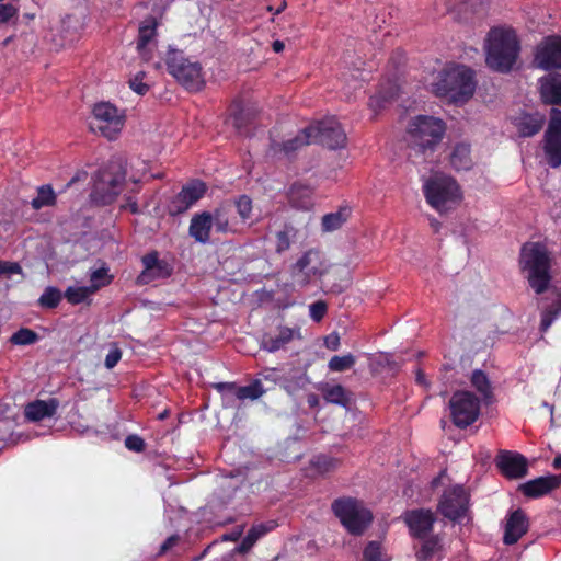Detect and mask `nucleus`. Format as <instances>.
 Masks as SVG:
<instances>
[{
	"mask_svg": "<svg viewBox=\"0 0 561 561\" xmlns=\"http://www.w3.org/2000/svg\"><path fill=\"white\" fill-rule=\"evenodd\" d=\"M277 524L275 520H268L265 523L254 524L250 529L255 536H257V539H260L270 531L274 530Z\"/></svg>",
	"mask_w": 561,
	"mask_h": 561,
	"instance_id": "09e8293b",
	"label": "nucleus"
},
{
	"mask_svg": "<svg viewBox=\"0 0 561 561\" xmlns=\"http://www.w3.org/2000/svg\"><path fill=\"white\" fill-rule=\"evenodd\" d=\"M257 540H259L257 536H255L251 531V529H249L247 535L244 536V538L241 540L239 546L236 548V551L244 554L252 549V547L256 543Z\"/></svg>",
	"mask_w": 561,
	"mask_h": 561,
	"instance_id": "de8ad7c7",
	"label": "nucleus"
},
{
	"mask_svg": "<svg viewBox=\"0 0 561 561\" xmlns=\"http://www.w3.org/2000/svg\"><path fill=\"white\" fill-rule=\"evenodd\" d=\"M142 76H144V73L140 72V73L136 75L135 78L129 80L130 89L139 95H145L149 90L148 84L142 82Z\"/></svg>",
	"mask_w": 561,
	"mask_h": 561,
	"instance_id": "864d4df0",
	"label": "nucleus"
},
{
	"mask_svg": "<svg viewBox=\"0 0 561 561\" xmlns=\"http://www.w3.org/2000/svg\"><path fill=\"white\" fill-rule=\"evenodd\" d=\"M37 340V333L27 328L19 329L10 339L11 343L14 345H31Z\"/></svg>",
	"mask_w": 561,
	"mask_h": 561,
	"instance_id": "c03bdc74",
	"label": "nucleus"
},
{
	"mask_svg": "<svg viewBox=\"0 0 561 561\" xmlns=\"http://www.w3.org/2000/svg\"><path fill=\"white\" fill-rule=\"evenodd\" d=\"M125 124V115L110 102H100L93 106L90 129L105 138L116 139Z\"/></svg>",
	"mask_w": 561,
	"mask_h": 561,
	"instance_id": "9d476101",
	"label": "nucleus"
},
{
	"mask_svg": "<svg viewBox=\"0 0 561 561\" xmlns=\"http://www.w3.org/2000/svg\"><path fill=\"white\" fill-rule=\"evenodd\" d=\"M301 332L299 327H283L279 325L275 333H264L261 341V347L268 352L275 353L283 350L294 340H301Z\"/></svg>",
	"mask_w": 561,
	"mask_h": 561,
	"instance_id": "aec40b11",
	"label": "nucleus"
},
{
	"mask_svg": "<svg viewBox=\"0 0 561 561\" xmlns=\"http://www.w3.org/2000/svg\"><path fill=\"white\" fill-rule=\"evenodd\" d=\"M172 266L167 262V268H162V264L157 265L154 267V273L152 275V280L159 279V278H167L171 276L172 274Z\"/></svg>",
	"mask_w": 561,
	"mask_h": 561,
	"instance_id": "13d9d810",
	"label": "nucleus"
},
{
	"mask_svg": "<svg viewBox=\"0 0 561 561\" xmlns=\"http://www.w3.org/2000/svg\"><path fill=\"white\" fill-rule=\"evenodd\" d=\"M288 199L293 207L309 210L313 206V188L300 182L294 183L289 188Z\"/></svg>",
	"mask_w": 561,
	"mask_h": 561,
	"instance_id": "c756f323",
	"label": "nucleus"
},
{
	"mask_svg": "<svg viewBox=\"0 0 561 561\" xmlns=\"http://www.w3.org/2000/svg\"><path fill=\"white\" fill-rule=\"evenodd\" d=\"M403 519L411 537L415 539H425L432 533L436 522L434 513L425 508L407 511Z\"/></svg>",
	"mask_w": 561,
	"mask_h": 561,
	"instance_id": "6ab92c4d",
	"label": "nucleus"
},
{
	"mask_svg": "<svg viewBox=\"0 0 561 561\" xmlns=\"http://www.w3.org/2000/svg\"><path fill=\"white\" fill-rule=\"evenodd\" d=\"M316 466H318L319 468L323 467L324 470H329L330 467L333 466V459L328 458L325 456H320L317 458Z\"/></svg>",
	"mask_w": 561,
	"mask_h": 561,
	"instance_id": "e2e57ef3",
	"label": "nucleus"
},
{
	"mask_svg": "<svg viewBox=\"0 0 561 561\" xmlns=\"http://www.w3.org/2000/svg\"><path fill=\"white\" fill-rule=\"evenodd\" d=\"M322 396L327 402L332 404H337L343 408H347L350 404V397L345 388L341 385H325L322 388Z\"/></svg>",
	"mask_w": 561,
	"mask_h": 561,
	"instance_id": "e433bc0d",
	"label": "nucleus"
},
{
	"mask_svg": "<svg viewBox=\"0 0 561 561\" xmlns=\"http://www.w3.org/2000/svg\"><path fill=\"white\" fill-rule=\"evenodd\" d=\"M415 381L417 385L423 386L425 388H427L430 386V383L427 382V380L425 378V374L423 373V370L421 368H417L415 371Z\"/></svg>",
	"mask_w": 561,
	"mask_h": 561,
	"instance_id": "0e129e2a",
	"label": "nucleus"
},
{
	"mask_svg": "<svg viewBox=\"0 0 561 561\" xmlns=\"http://www.w3.org/2000/svg\"><path fill=\"white\" fill-rule=\"evenodd\" d=\"M396 94H397L396 87H391L390 90L386 93L380 91L377 95L370 98L369 105L374 108L375 107L381 108L385 106V103L392 100L396 96Z\"/></svg>",
	"mask_w": 561,
	"mask_h": 561,
	"instance_id": "a18cd8bd",
	"label": "nucleus"
},
{
	"mask_svg": "<svg viewBox=\"0 0 561 561\" xmlns=\"http://www.w3.org/2000/svg\"><path fill=\"white\" fill-rule=\"evenodd\" d=\"M164 61L168 72L186 90L197 92L204 88L201 64L188 59L183 50L169 46Z\"/></svg>",
	"mask_w": 561,
	"mask_h": 561,
	"instance_id": "6e6552de",
	"label": "nucleus"
},
{
	"mask_svg": "<svg viewBox=\"0 0 561 561\" xmlns=\"http://www.w3.org/2000/svg\"><path fill=\"white\" fill-rule=\"evenodd\" d=\"M331 510L341 525L353 536H360L373 523V513L364 502L352 496H341L331 504Z\"/></svg>",
	"mask_w": 561,
	"mask_h": 561,
	"instance_id": "0eeeda50",
	"label": "nucleus"
},
{
	"mask_svg": "<svg viewBox=\"0 0 561 561\" xmlns=\"http://www.w3.org/2000/svg\"><path fill=\"white\" fill-rule=\"evenodd\" d=\"M364 561H381V546L378 541H369L364 549Z\"/></svg>",
	"mask_w": 561,
	"mask_h": 561,
	"instance_id": "49530a36",
	"label": "nucleus"
},
{
	"mask_svg": "<svg viewBox=\"0 0 561 561\" xmlns=\"http://www.w3.org/2000/svg\"><path fill=\"white\" fill-rule=\"evenodd\" d=\"M61 297V291L58 288L48 286L41 295L38 305L43 308L54 309L60 304Z\"/></svg>",
	"mask_w": 561,
	"mask_h": 561,
	"instance_id": "79ce46f5",
	"label": "nucleus"
},
{
	"mask_svg": "<svg viewBox=\"0 0 561 561\" xmlns=\"http://www.w3.org/2000/svg\"><path fill=\"white\" fill-rule=\"evenodd\" d=\"M356 363V357L348 353L343 356H333L328 363V367L331 371L342 373L351 369Z\"/></svg>",
	"mask_w": 561,
	"mask_h": 561,
	"instance_id": "37998d69",
	"label": "nucleus"
},
{
	"mask_svg": "<svg viewBox=\"0 0 561 561\" xmlns=\"http://www.w3.org/2000/svg\"><path fill=\"white\" fill-rule=\"evenodd\" d=\"M107 272H108V268L104 267V266L92 271V273L90 275L91 282L98 283V282L104 279L105 277H107Z\"/></svg>",
	"mask_w": 561,
	"mask_h": 561,
	"instance_id": "052dcab7",
	"label": "nucleus"
},
{
	"mask_svg": "<svg viewBox=\"0 0 561 561\" xmlns=\"http://www.w3.org/2000/svg\"><path fill=\"white\" fill-rule=\"evenodd\" d=\"M533 64L542 70L561 69V35H548L536 46Z\"/></svg>",
	"mask_w": 561,
	"mask_h": 561,
	"instance_id": "dca6fc26",
	"label": "nucleus"
},
{
	"mask_svg": "<svg viewBox=\"0 0 561 561\" xmlns=\"http://www.w3.org/2000/svg\"><path fill=\"white\" fill-rule=\"evenodd\" d=\"M213 229L215 233L224 236L242 233V226L233 216L231 204H220L213 211L195 213L190 221L188 234L195 242L207 244Z\"/></svg>",
	"mask_w": 561,
	"mask_h": 561,
	"instance_id": "f03ea898",
	"label": "nucleus"
},
{
	"mask_svg": "<svg viewBox=\"0 0 561 561\" xmlns=\"http://www.w3.org/2000/svg\"><path fill=\"white\" fill-rule=\"evenodd\" d=\"M328 306L323 300H318L310 305V316L314 321H321L325 316Z\"/></svg>",
	"mask_w": 561,
	"mask_h": 561,
	"instance_id": "3c124183",
	"label": "nucleus"
},
{
	"mask_svg": "<svg viewBox=\"0 0 561 561\" xmlns=\"http://www.w3.org/2000/svg\"><path fill=\"white\" fill-rule=\"evenodd\" d=\"M272 48L275 53H280L285 48V44L282 41H274L272 44Z\"/></svg>",
	"mask_w": 561,
	"mask_h": 561,
	"instance_id": "69168bd1",
	"label": "nucleus"
},
{
	"mask_svg": "<svg viewBox=\"0 0 561 561\" xmlns=\"http://www.w3.org/2000/svg\"><path fill=\"white\" fill-rule=\"evenodd\" d=\"M552 467L557 470L561 469V454L554 457Z\"/></svg>",
	"mask_w": 561,
	"mask_h": 561,
	"instance_id": "338daca9",
	"label": "nucleus"
},
{
	"mask_svg": "<svg viewBox=\"0 0 561 561\" xmlns=\"http://www.w3.org/2000/svg\"><path fill=\"white\" fill-rule=\"evenodd\" d=\"M18 15V9L11 3H0V23H8Z\"/></svg>",
	"mask_w": 561,
	"mask_h": 561,
	"instance_id": "603ef678",
	"label": "nucleus"
},
{
	"mask_svg": "<svg viewBox=\"0 0 561 561\" xmlns=\"http://www.w3.org/2000/svg\"><path fill=\"white\" fill-rule=\"evenodd\" d=\"M56 202V195L50 185H43L38 188L37 196L33 198L31 205L38 210L45 206H51Z\"/></svg>",
	"mask_w": 561,
	"mask_h": 561,
	"instance_id": "a19ab883",
	"label": "nucleus"
},
{
	"mask_svg": "<svg viewBox=\"0 0 561 561\" xmlns=\"http://www.w3.org/2000/svg\"><path fill=\"white\" fill-rule=\"evenodd\" d=\"M529 529V519L522 508L511 511L506 516L503 542L515 545Z\"/></svg>",
	"mask_w": 561,
	"mask_h": 561,
	"instance_id": "412c9836",
	"label": "nucleus"
},
{
	"mask_svg": "<svg viewBox=\"0 0 561 561\" xmlns=\"http://www.w3.org/2000/svg\"><path fill=\"white\" fill-rule=\"evenodd\" d=\"M561 485V474H548L529 480L519 485L520 492L529 499H539Z\"/></svg>",
	"mask_w": 561,
	"mask_h": 561,
	"instance_id": "4be33fe9",
	"label": "nucleus"
},
{
	"mask_svg": "<svg viewBox=\"0 0 561 561\" xmlns=\"http://www.w3.org/2000/svg\"><path fill=\"white\" fill-rule=\"evenodd\" d=\"M311 144H319L331 150L340 149L346 145V134L335 117L317 121L307 126Z\"/></svg>",
	"mask_w": 561,
	"mask_h": 561,
	"instance_id": "f8f14e48",
	"label": "nucleus"
},
{
	"mask_svg": "<svg viewBox=\"0 0 561 561\" xmlns=\"http://www.w3.org/2000/svg\"><path fill=\"white\" fill-rule=\"evenodd\" d=\"M233 213L237 211L239 215V219L236 217V219L240 222L242 226V232L244 231V224L251 219L252 216V199L248 195H241L234 201V207Z\"/></svg>",
	"mask_w": 561,
	"mask_h": 561,
	"instance_id": "58836bf2",
	"label": "nucleus"
},
{
	"mask_svg": "<svg viewBox=\"0 0 561 561\" xmlns=\"http://www.w3.org/2000/svg\"><path fill=\"white\" fill-rule=\"evenodd\" d=\"M122 209L128 210L134 215H137L140 213V209H139L136 198H134L131 196L126 197V202L124 205H122Z\"/></svg>",
	"mask_w": 561,
	"mask_h": 561,
	"instance_id": "bf43d9fd",
	"label": "nucleus"
},
{
	"mask_svg": "<svg viewBox=\"0 0 561 561\" xmlns=\"http://www.w3.org/2000/svg\"><path fill=\"white\" fill-rule=\"evenodd\" d=\"M122 358V351L119 347L114 346L105 357L104 365L107 369L114 368Z\"/></svg>",
	"mask_w": 561,
	"mask_h": 561,
	"instance_id": "5fc2aeb1",
	"label": "nucleus"
},
{
	"mask_svg": "<svg viewBox=\"0 0 561 561\" xmlns=\"http://www.w3.org/2000/svg\"><path fill=\"white\" fill-rule=\"evenodd\" d=\"M229 111L233 127L240 135H247L249 127L255 119V110L252 106L245 105L241 100H234Z\"/></svg>",
	"mask_w": 561,
	"mask_h": 561,
	"instance_id": "b1692460",
	"label": "nucleus"
},
{
	"mask_svg": "<svg viewBox=\"0 0 561 561\" xmlns=\"http://www.w3.org/2000/svg\"><path fill=\"white\" fill-rule=\"evenodd\" d=\"M546 117L539 112L522 113L515 117L514 126L516 127L519 137L528 138L537 135L543 127Z\"/></svg>",
	"mask_w": 561,
	"mask_h": 561,
	"instance_id": "a878e982",
	"label": "nucleus"
},
{
	"mask_svg": "<svg viewBox=\"0 0 561 561\" xmlns=\"http://www.w3.org/2000/svg\"><path fill=\"white\" fill-rule=\"evenodd\" d=\"M125 446L131 451L140 453L145 450L146 443L138 435H129L125 439Z\"/></svg>",
	"mask_w": 561,
	"mask_h": 561,
	"instance_id": "8fccbe9b",
	"label": "nucleus"
},
{
	"mask_svg": "<svg viewBox=\"0 0 561 561\" xmlns=\"http://www.w3.org/2000/svg\"><path fill=\"white\" fill-rule=\"evenodd\" d=\"M127 175L124 162L118 158L111 159L94 175L91 198L99 205H110L123 190Z\"/></svg>",
	"mask_w": 561,
	"mask_h": 561,
	"instance_id": "423d86ee",
	"label": "nucleus"
},
{
	"mask_svg": "<svg viewBox=\"0 0 561 561\" xmlns=\"http://www.w3.org/2000/svg\"><path fill=\"white\" fill-rule=\"evenodd\" d=\"M451 422L459 428L473 424L480 414V400L470 391H456L449 400Z\"/></svg>",
	"mask_w": 561,
	"mask_h": 561,
	"instance_id": "9b49d317",
	"label": "nucleus"
},
{
	"mask_svg": "<svg viewBox=\"0 0 561 561\" xmlns=\"http://www.w3.org/2000/svg\"><path fill=\"white\" fill-rule=\"evenodd\" d=\"M540 99L547 105H561V76L540 79Z\"/></svg>",
	"mask_w": 561,
	"mask_h": 561,
	"instance_id": "c85d7f7f",
	"label": "nucleus"
},
{
	"mask_svg": "<svg viewBox=\"0 0 561 561\" xmlns=\"http://www.w3.org/2000/svg\"><path fill=\"white\" fill-rule=\"evenodd\" d=\"M325 346L331 351H337L340 347V336L337 334H330L325 337Z\"/></svg>",
	"mask_w": 561,
	"mask_h": 561,
	"instance_id": "680f3d73",
	"label": "nucleus"
},
{
	"mask_svg": "<svg viewBox=\"0 0 561 561\" xmlns=\"http://www.w3.org/2000/svg\"><path fill=\"white\" fill-rule=\"evenodd\" d=\"M485 64L499 73L513 70L520 55V41L511 27H492L485 39Z\"/></svg>",
	"mask_w": 561,
	"mask_h": 561,
	"instance_id": "7ed1b4c3",
	"label": "nucleus"
},
{
	"mask_svg": "<svg viewBox=\"0 0 561 561\" xmlns=\"http://www.w3.org/2000/svg\"><path fill=\"white\" fill-rule=\"evenodd\" d=\"M445 131L446 124L440 118L427 115L414 117L408 129L409 158L415 163L428 161Z\"/></svg>",
	"mask_w": 561,
	"mask_h": 561,
	"instance_id": "20e7f679",
	"label": "nucleus"
},
{
	"mask_svg": "<svg viewBox=\"0 0 561 561\" xmlns=\"http://www.w3.org/2000/svg\"><path fill=\"white\" fill-rule=\"evenodd\" d=\"M450 163L457 171H467L472 167L471 150L467 144H457L450 154Z\"/></svg>",
	"mask_w": 561,
	"mask_h": 561,
	"instance_id": "f704fd0d",
	"label": "nucleus"
},
{
	"mask_svg": "<svg viewBox=\"0 0 561 561\" xmlns=\"http://www.w3.org/2000/svg\"><path fill=\"white\" fill-rule=\"evenodd\" d=\"M207 185L202 180H191L182 186L181 191L168 203V214L172 217L187 211L207 193Z\"/></svg>",
	"mask_w": 561,
	"mask_h": 561,
	"instance_id": "4468645a",
	"label": "nucleus"
},
{
	"mask_svg": "<svg viewBox=\"0 0 561 561\" xmlns=\"http://www.w3.org/2000/svg\"><path fill=\"white\" fill-rule=\"evenodd\" d=\"M180 541V536L179 535H171L169 536L164 541L163 543L160 546V549H159V552L158 554L159 556H162L164 554L165 552H168L170 549H172L174 546H176Z\"/></svg>",
	"mask_w": 561,
	"mask_h": 561,
	"instance_id": "4d7b16f0",
	"label": "nucleus"
},
{
	"mask_svg": "<svg viewBox=\"0 0 561 561\" xmlns=\"http://www.w3.org/2000/svg\"><path fill=\"white\" fill-rule=\"evenodd\" d=\"M158 23L154 18L146 19L139 26L137 50L146 61L151 59V48L156 45Z\"/></svg>",
	"mask_w": 561,
	"mask_h": 561,
	"instance_id": "5701e85b",
	"label": "nucleus"
},
{
	"mask_svg": "<svg viewBox=\"0 0 561 561\" xmlns=\"http://www.w3.org/2000/svg\"><path fill=\"white\" fill-rule=\"evenodd\" d=\"M474 89V72L460 65L444 69L433 84L437 96L446 98L455 104L467 102L473 95Z\"/></svg>",
	"mask_w": 561,
	"mask_h": 561,
	"instance_id": "39448f33",
	"label": "nucleus"
},
{
	"mask_svg": "<svg viewBox=\"0 0 561 561\" xmlns=\"http://www.w3.org/2000/svg\"><path fill=\"white\" fill-rule=\"evenodd\" d=\"M311 144L309 130L307 127L301 129L294 138H290L286 141H276L273 140L271 142V150L274 153H284L286 157L294 156L298 150Z\"/></svg>",
	"mask_w": 561,
	"mask_h": 561,
	"instance_id": "cd10ccee",
	"label": "nucleus"
},
{
	"mask_svg": "<svg viewBox=\"0 0 561 561\" xmlns=\"http://www.w3.org/2000/svg\"><path fill=\"white\" fill-rule=\"evenodd\" d=\"M542 300L547 301V305L541 308L539 330L546 333L554 320L561 316V289L554 287Z\"/></svg>",
	"mask_w": 561,
	"mask_h": 561,
	"instance_id": "393cba45",
	"label": "nucleus"
},
{
	"mask_svg": "<svg viewBox=\"0 0 561 561\" xmlns=\"http://www.w3.org/2000/svg\"><path fill=\"white\" fill-rule=\"evenodd\" d=\"M415 551L416 561H430L440 550V538L438 535H428Z\"/></svg>",
	"mask_w": 561,
	"mask_h": 561,
	"instance_id": "c9c22d12",
	"label": "nucleus"
},
{
	"mask_svg": "<svg viewBox=\"0 0 561 561\" xmlns=\"http://www.w3.org/2000/svg\"><path fill=\"white\" fill-rule=\"evenodd\" d=\"M141 262L145 268L137 277V284L139 285H147L152 282V275L157 265L162 264V268H167V261L160 260L156 251L144 255Z\"/></svg>",
	"mask_w": 561,
	"mask_h": 561,
	"instance_id": "72a5a7b5",
	"label": "nucleus"
},
{
	"mask_svg": "<svg viewBox=\"0 0 561 561\" xmlns=\"http://www.w3.org/2000/svg\"><path fill=\"white\" fill-rule=\"evenodd\" d=\"M469 496L461 485L445 490L438 503V512L446 518L456 522L465 516Z\"/></svg>",
	"mask_w": 561,
	"mask_h": 561,
	"instance_id": "f3484780",
	"label": "nucleus"
},
{
	"mask_svg": "<svg viewBox=\"0 0 561 561\" xmlns=\"http://www.w3.org/2000/svg\"><path fill=\"white\" fill-rule=\"evenodd\" d=\"M543 140L548 164L554 169L559 168L561 165V110L557 107L550 110Z\"/></svg>",
	"mask_w": 561,
	"mask_h": 561,
	"instance_id": "2eb2a0df",
	"label": "nucleus"
},
{
	"mask_svg": "<svg viewBox=\"0 0 561 561\" xmlns=\"http://www.w3.org/2000/svg\"><path fill=\"white\" fill-rule=\"evenodd\" d=\"M494 461L501 474L510 480L522 479L528 472L527 458L517 451L500 450Z\"/></svg>",
	"mask_w": 561,
	"mask_h": 561,
	"instance_id": "a211bd4d",
	"label": "nucleus"
},
{
	"mask_svg": "<svg viewBox=\"0 0 561 561\" xmlns=\"http://www.w3.org/2000/svg\"><path fill=\"white\" fill-rule=\"evenodd\" d=\"M472 387L480 393L482 400L490 404L493 401V388L488 375L481 369H474L470 378Z\"/></svg>",
	"mask_w": 561,
	"mask_h": 561,
	"instance_id": "473e14b6",
	"label": "nucleus"
},
{
	"mask_svg": "<svg viewBox=\"0 0 561 561\" xmlns=\"http://www.w3.org/2000/svg\"><path fill=\"white\" fill-rule=\"evenodd\" d=\"M431 226L434 229V231L437 232L439 230L440 222L437 219L432 218L431 219Z\"/></svg>",
	"mask_w": 561,
	"mask_h": 561,
	"instance_id": "774afa93",
	"label": "nucleus"
},
{
	"mask_svg": "<svg viewBox=\"0 0 561 561\" xmlns=\"http://www.w3.org/2000/svg\"><path fill=\"white\" fill-rule=\"evenodd\" d=\"M111 282L108 278L106 282L102 284H95L93 287H68L65 291L66 299L72 305H79L87 300L89 296L100 287V285H106Z\"/></svg>",
	"mask_w": 561,
	"mask_h": 561,
	"instance_id": "4c0bfd02",
	"label": "nucleus"
},
{
	"mask_svg": "<svg viewBox=\"0 0 561 561\" xmlns=\"http://www.w3.org/2000/svg\"><path fill=\"white\" fill-rule=\"evenodd\" d=\"M59 408V400L50 398L48 400H35L26 404L25 416L33 422L42 421L46 417H51L56 414Z\"/></svg>",
	"mask_w": 561,
	"mask_h": 561,
	"instance_id": "bb28decb",
	"label": "nucleus"
},
{
	"mask_svg": "<svg viewBox=\"0 0 561 561\" xmlns=\"http://www.w3.org/2000/svg\"><path fill=\"white\" fill-rule=\"evenodd\" d=\"M427 204L443 214L456 206L461 199L458 183L450 176L434 175L423 185Z\"/></svg>",
	"mask_w": 561,
	"mask_h": 561,
	"instance_id": "1a4fd4ad",
	"label": "nucleus"
},
{
	"mask_svg": "<svg viewBox=\"0 0 561 561\" xmlns=\"http://www.w3.org/2000/svg\"><path fill=\"white\" fill-rule=\"evenodd\" d=\"M296 236V229L291 225H285L284 229L278 231L275 236V251L283 253L291 245V240Z\"/></svg>",
	"mask_w": 561,
	"mask_h": 561,
	"instance_id": "ea45409f",
	"label": "nucleus"
},
{
	"mask_svg": "<svg viewBox=\"0 0 561 561\" xmlns=\"http://www.w3.org/2000/svg\"><path fill=\"white\" fill-rule=\"evenodd\" d=\"M328 273L327 266L321 262L318 251L309 250L291 266L294 284L305 287L316 277H322Z\"/></svg>",
	"mask_w": 561,
	"mask_h": 561,
	"instance_id": "ddd939ff",
	"label": "nucleus"
},
{
	"mask_svg": "<svg viewBox=\"0 0 561 561\" xmlns=\"http://www.w3.org/2000/svg\"><path fill=\"white\" fill-rule=\"evenodd\" d=\"M552 263L553 255L545 243L528 241L522 245L518 266L529 287L537 295L550 289Z\"/></svg>",
	"mask_w": 561,
	"mask_h": 561,
	"instance_id": "f257e3e1",
	"label": "nucleus"
},
{
	"mask_svg": "<svg viewBox=\"0 0 561 561\" xmlns=\"http://www.w3.org/2000/svg\"><path fill=\"white\" fill-rule=\"evenodd\" d=\"M22 267L18 262L0 261V275L21 274Z\"/></svg>",
	"mask_w": 561,
	"mask_h": 561,
	"instance_id": "6e6d98bb",
	"label": "nucleus"
},
{
	"mask_svg": "<svg viewBox=\"0 0 561 561\" xmlns=\"http://www.w3.org/2000/svg\"><path fill=\"white\" fill-rule=\"evenodd\" d=\"M217 388L219 390H222V389L234 390V396L239 400H245V399L256 400L265 393V389L263 388L260 379H255L250 385L241 386V387H236L234 383H229V382L218 383Z\"/></svg>",
	"mask_w": 561,
	"mask_h": 561,
	"instance_id": "7c9ffc66",
	"label": "nucleus"
},
{
	"mask_svg": "<svg viewBox=\"0 0 561 561\" xmlns=\"http://www.w3.org/2000/svg\"><path fill=\"white\" fill-rule=\"evenodd\" d=\"M352 209L347 205L340 206L336 211L325 214L321 218V230L332 232L340 229L351 217Z\"/></svg>",
	"mask_w": 561,
	"mask_h": 561,
	"instance_id": "2f4dec72",
	"label": "nucleus"
}]
</instances>
